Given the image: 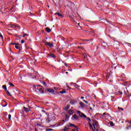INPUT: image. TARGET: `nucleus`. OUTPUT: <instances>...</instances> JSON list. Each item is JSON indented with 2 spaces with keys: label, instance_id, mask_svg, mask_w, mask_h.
I'll return each instance as SVG.
<instances>
[{
  "label": "nucleus",
  "instance_id": "f257e3e1",
  "mask_svg": "<svg viewBox=\"0 0 131 131\" xmlns=\"http://www.w3.org/2000/svg\"><path fill=\"white\" fill-rule=\"evenodd\" d=\"M92 121L93 122V123H92V125H93V127H94L95 129H96V128H99L100 127L99 123H98L97 121H95L94 120H93Z\"/></svg>",
  "mask_w": 131,
  "mask_h": 131
},
{
  "label": "nucleus",
  "instance_id": "f03ea898",
  "mask_svg": "<svg viewBox=\"0 0 131 131\" xmlns=\"http://www.w3.org/2000/svg\"><path fill=\"white\" fill-rule=\"evenodd\" d=\"M77 113L79 114V116H80V117H83L84 118H85V117H86V116L84 115V114L81 113L79 111L77 112Z\"/></svg>",
  "mask_w": 131,
  "mask_h": 131
},
{
  "label": "nucleus",
  "instance_id": "7ed1b4c3",
  "mask_svg": "<svg viewBox=\"0 0 131 131\" xmlns=\"http://www.w3.org/2000/svg\"><path fill=\"white\" fill-rule=\"evenodd\" d=\"M46 46H48V47H50V48H52V47H54L53 43H51L50 42H47L45 43Z\"/></svg>",
  "mask_w": 131,
  "mask_h": 131
},
{
  "label": "nucleus",
  "instance_id": "20e7f679",
  "mask_svg": "<svg viewBox=\"0 0 131 131\" xmlns=\"http://www.w3.org/2000/svg\"><path fill=\"white\" fill-rule=\"evenodd\" d=\"M68 126V127H71L73 126L74 127H75L77 129L78 128V127H77V126H76L75 124H73L71 123H69Z\"/></svg>",
  "mask_w": 131,
  "mask_h": 131
},
{
  "label": "nucleus",
  "instance_id": "39448f33",
  "mask_svg": "<svg viewBox=\"0 0 131 131\" xmlns=\"http://www.w3.org/2000/svg\"><path fill=\"white\" fill-rule=\"evenodd\" d=\"M47 92H48L49 93H55V91L52 89H47L46 91V93H47Z\"/></svg>",
  "mask_w": 131,
  "mask_h": 131
},
{
  "label": "nucleus",
  "instance_id": "423d86ee",
  "mask_svg": "<svg viewBox=\"0 0 131 131\" xmlns=\"http://www.w3.org/2000/svg\"><path fill=\"white\" fill-rule=\"evenodd\" d=\"M68 6L70 8H72V7L74 6V4L72 2H69V4H68Z\"/></svg>",
  "mask_w": 131,
  "mask_h": 131
},
{
  "label": "nucleus",
  "instance_id": "0eeeda50",
  "mask_svg": "<svg viewBox=\"0 0 131 131\" xmlns=\"http://www.w3.org/2000/svg\"><path fill=\"white\" fill-rule=\"evenodd\" d=\"M73 118L75 120H78V119H79V117H78V116H77L75 114L73 116Z\"/></svg>",
  "mask_w": 131,
  "mask_h": 131
},
{
  "label": "nucleus",
  "instance_id": "6e6552de",
  "mask_svg": "<svg viewBox=\"0 0 131 131\" xmlns=\"http://www.w3.org/2000/svg\"><path fill=\"white\" fill-rule=\"evenodd\" d=\"M68 114H69V115H72L73 114V113H74V111L73 110H69L68 112Z\"/></svg>",
  "mask_w": 131,
  "mask_h": 131
},
{
  "label": "nucleus",
  "instance_id": "1a4fd4ad",
  "mask_svg": "<svg viewBox=\"0 0 131 131\" xmlns=\"http://www.w3.org/2000/svg\"><path fill=\"white\" fill-rule=\"evenodd\" d=\"M48 57H51L52 58H56V55L54 54H48Z\"/></svg>",
  "mask_w": 131,
  "mask_h": 131
},
{
  "label": "nucleus",
  "instance_id": "9d476101",
  "mask_svg": "<svg viewBox=\"0 0 131 131\" xmlns=\"http://www.w3.org/2000/svg\"><path fill=\"white\" fill-rule=\"evenodd\" d=\"M54 15H58V17H61V18H62L63 15H62V14L59 13V12H56L54 14Z\"/></svg>",
  "mask_w": 131,
  "mask_h": 131
},
{
  "label": "nucleus",
  "instance_id": "9b49d317",
  "mask_svg": "<svg viewBox=\"0 0 131 131\" xmlns=\"http://www.w3.org/2000/svg\"><path fill=\"white\" fill-rule=\"evenodd\" d=\"M69 108H70V106L69 105H67L64 107V111H68V109H69Z\"/></svg>",
  "mask_w": 131,
  "mask_h": 131
},
{
  "label": "nucleus",
  "instance_id": "f8f14e48",
  "mask_svg": "<svg viewBox=\"0 0 131 131\" xmlns=\"http://www.w3.org/2000/svg\"><path fill=\"white\" fill-rule=\"evenodd\" d=\"M24 110H25V111H26V112H29V111H30V110H29L27 107H26L25 106L24 107Z\"/></svg>",
  "mask_w": 131,
  "mask_h": 131
},
{
  "label": "nucleus",
  "instance_id": "ddd939ff",
  "mask_svg": "<svg viewBox=\"0 0 131 131\" xmlns=\"http://www.w3.org/2000/svg\"><path fill=\"white\" fill-rule=\"evenodd\" d=\"M38 91H39V92L41 94H43V93H45V91H43L42 88L38 89Z\"/></svg>",
  "mask_w": 131,
  "mask_h": 131
},
{
  "label": "nucleus",
  "instance_id": "4468645a",
  "mask_svg": "<svg viewBox=\"0 0 131 131\" xmlns=\"http://www.w3.org/2000/svg\"><path fill=\"white\" fill-rule=\"evenodd\" d=\"M41 83L44 85V86H47V83L46 82L43 81V80L40 81Z\"/></svg>",
  "mask_w": 131,
  "mask_h": 131
},
{
  "label": "nucleus",
  "instance_id": "2eb2a0df",
  "mask_svg": "<svg viewBox=\"0 0 131 131\" xmlns=\"http://www.w3.org/2000/svg\"><path fill=\"white\" fill-rule=\"evenodd\" d=\"M46 30L47 31V32L50 33L51 31H52V30L50 29V28H46Z\"/></svg>",
  "mask_w": 131,
  "mask_h": 131
},
{
  "label": "nucleus",
  "instance_id": "dca6fc26",
  "mask_svg": "<svg viewBox=\"0 0 131 131\" xmlns=\"http://www.w3.org/2000/svg\"><path fill=\"white\" fill-rule=\"evenodd\" d=\"M111 55H112L113 57H116L117 56V53L114 52L111 54Z\"/></svg>",
  "mask_w": 131,
  "mask_h": 131
},
{
  "label": "nucleus",
  "instance_id": "f3484780",
  "mask_svg": "<svg viewBox=\"0 0 131 131\" xmlns=\"http://www.w3.org/2000/svg\"><path fill=\"white\" fill-rule=\"evenodd\" d=\"M6 94L8 96H9V97H12V95H11V93H10V92L9 91L6 90Z\"/></svg>",
  "mask_w": 131,
  "mask_h": 131
},
{
  "label": "nucleus",
  "instance_id": "a211bd4d",
  "mask_svg": "<svg viewBox=\"0 0 131 131\" xmlns=\"http://www.w3.org/2000/svg\"><path fill=\"white\" fill-rule=\"evenodd\" d=\"M60 94H65L66 93V90L63 89L61 91L59 92Z\"/></svg>",
  "mask_w": 131,
  "mask_h": 131
},
{
  "label": "nucleus",
  "instance_id": "6ab92c4d",
  "mask_svg": "<svg viewBox=\"0 0 131 131\" xmlns=\"http://www.w3.org/2000/svg\"><path fill=\"white\" fill-rule=\"evenodd\" d=\"M74 86L76 88V89H77V90H80V89H79V85L76 84H74Z\"/></svg>",
  "mask_w": 131,
  "mask_h": 131
},
{
  "label": "nucleus",
  "instance_id": "aec40b11",
  "mask_svg": "<svg viewBox=\"0 0 131 131\" xmlns=\"http://www.w3.org/2000/svg\"><path fill=\"white\" fill-rule=\"evenodd\" d=\"M80 105L82 108L84 107V103L83 102H80Z\"/></svg>",
  "mask_w": 131,
  "mask_h": 131
},
{
  "label": "nucleus",
  "instance_id": "412c9836",
  "mask_svg": "<svg viewBox=\"0 0 131 131\" xmlns=\"http://www.w3.org/2000/svg\"><path fill=\"white\" fill-rule=\"evenodd\" d=\"M89 126L90 127L91 129H93V125H92V123L91 122H89Z\"/></svg>",
  "mask_w": 131,
  "mask_h": 131
},
{
  "label": "nucleus",
  "instance_id": "4be33fe9",
  "mask_svg": "<svg viewBox=\"0 0 131 131\" xmlns=\"http://www.w3.org/2000/svg\"><path fill=\"white\" fill-rule=\"evenodd\" d=\"M3 89H4V90H5V91H7V85H3L2 86Z\"/></svg>",
  "mask_w": 131,
  "mask_h": 131
},
{
  "label": "nucleus",
  "instance_id": "5701e85b",
  "mask_svg": "<svg viewBox=\"0 0 131 131\" xmlns=\"http://www.w3.org/2000/svg\"><path fill=\"white\" fill-rule=\"evenodd\" d=\"M20 26L18 25V26H16L15 25H13L12 26H11V28H15V27H18V28H19Z\"/></svg>",
  "mask_w": 131,
  "mask_h": 131
},
{
  "label": "nucleus",
  "instance_id": "b1692460",
  "mask_svg": "<svg viewBox=\"0 0 131 131\" xmlns=\"http://www.w3.org/2000/svg\"><path fill=\"white\" fill-rule=\"evenodd\" d=\"M116 95H122V92L119 91V92H116Z\"/></svg>",
  "mask_w": 131,
  "mask_h": 131
},
{
  "label": "nucleus",
  "instance_id": "393cba45",
  "mask_svg": "<svg viewBox=\"0 0 131 131\" xmlns=\"http://www.w3.org/2000/svg\"><path fill=\"white\" fill-rule=\"evenodd\" d=\"M109 123L111 125V126H114L115 125L114 123H113V122L112 121L110 122Z\"/></svg>",
  "mask_w": 131,
  "mask_h": 131
},
{
  "label": "nucleus",
  "instance_id": "a878e982",
  "mask_svg": "<svg viewBox=\"0 0 131 131\" xmlns=\"http://www.w3.org/2000/svg\"><path fill=\"white\" fill-rule=\"evenodd\" d=\"M66 121L69 120V116H68V115H66Z\"/></svg>",
  "mask_w": 131,
  "mask_h": 131
},
{
  "label": "nucleus",
  "instance_id": "bb28decb",
  "mask_svg": "<svg viewBox=\"0 0 131 131\" xmlns=\"http://www.w3.org/2000/svg\"><path fill=\"white\" fill-rule=\"evenodd\" d=\"M9 85H10V86H12V88H15V85L14 84H13V83L12 82H9Z\"/></svg>",
  "mask_w": 131,
  "mask_h": 131
},
{
  "label": "nucleus",
  "instance_id": "cd10ccee",
  "mask_svg": "<svg viewBox=\"0 0 131 131\" xmlns=\"http://www.w3.org/2000/svg\"><path fill=\"white\" fill-rule=\"evenodd\" d=\"M70 104H72V105H74V104H75V101H74V100H72L70 102Z\"/></svg>",
  "mask_w": 131,
  "mask_h": 131
},
{
  "label": "nucleus",
  "instance_id": "c85d7f7f",
  "mask_svg": "<svg viewBox=\"0 0 131 131\" xmlns=\"http://www.w3.org/2000/svg\"><path fill=\"white\" fill-rule=\"evenodd\" d=\"M3 101H4V102H5V105H3V106L6 107V106H8V103L7 102H6V101H5V100H3Z\"/></svg>",
  "mask_w": 131,
  "mask_h": 131
},
{
  "label": "nucleus",
  "instance_id": "c756f323",
  "mask_svg": "<svg viewBox=\"0 0 131 131\" xmlns=\"http://www.w3.org/2000/svg\"><path fill=\"white\" fill-rule=\"evenodd\" d=\"M11 117H12V115H11V114H9L8 115V119L9 120H11Z\"/></svg>",
  "mask_w": 131,
  "mask_h": 131
},
{
  "label": "nucleus",
  "instance_id": "7c9ffc66",
  "mask_svg": "<svg viewBox=\"0 0 131 131\" xmlns=\"http://www.w3.org/2000/svg\"><path fill=\"white\" fill-rule=\"evenodd\" d=\"M118 109L119 110V111H123V108L122 107H118Z\"/></svg>",
  "mask_w": 131,
  "mask_h": 131
},
{
  "label": "nucleus",
  "instance_id": "2f4dec72",
  "mask_svg": "<svg viewBox=\"0 0 131 131\" xmlns=\"http://www.w3.org/2000/svg\"><path fill=\"white\" fill-rule=\"evenodd\" d=\"M85 118H86V119H88L89 121H92V120L89 117L86 116V117H85Z\"/></svg>",
  "mask_w": 131,
  "mask_h": 131
},
{
  "label": "nucleus",
  "instance_id": "473e14b6",
  "mask_svg": "<svg viewBox=\"0 0 131 131\" xmlns=\"http://www.w3.org/2000/svg\"><path fill=\"white\" fill-rule=\"evenodd\" d=\"M33 88L35 89L36 90H38V88H36L37 86V85H33Z\"/></svg>",
  "mask_w": 131,
  "mask_h": 131
},
{
  "label": "nucleus",
  "instance_id": "72a5a7b5",
  "mask_svg": "<svg viewBox=\"0 0 131 131\" xmlns=\"http://www.w3.org/2000/svg\"><path fill=\"white\" fill-rule=\"evenodd\" d=\"M68 129H69V128H67V127H64V128H63L64 131H66Z\"/></svg>",
  "mask_w": 131,
  "mask_h": 131
},
{
  "label": "nucleus",
  "instance_id": "f704fd0d",
  "mask_svg": "<svg viewBox=\"0 0 131 131\" xmlns=\"http://www.w3.org/2000/svg\"><path fill=\"white\" fill-rule=\"evenodd\" d=\"M15 49H16V50H19V49L20 48V47H19V46L15 45Z\"/></svg>",
  "mask_w": 131,
  "mask_h": 131
},
{
  "label": "nucleus",
  "instance_id": "c9c22d12",
  "mask_svg": "<svg viewBox=\"0 0 131 131\" xmlns=\"http://www.w3.org/2000/svg\"><path fill=\"white\" fill-rule=\"evenodd\" d=\"M92 97L93 98H96V95H95L94 93H93V94H92Z\"/></svg>",
  "mask_w": 131,
  "mask_h": 131
},
{
  "label": "nucleus",
  "instance_id": "e433bc0d",
  "mask_svg": "<svg viewBox=\"0 0 131 131\" xmlns=\"http://www.w3.org/2000/svg\"><path fill=\"white\" fill-rule=\"evenodd\" d=\"M27 34L24 33V35H23V37H25V36H27Z\"/></svg>",
  "mask_w": 131,
  "mask_h": 131
},
{
  "label": "nucleus",
  "instance_id": "4c0bfd02",
  "mask_svg": "<svg viewBox=\"0 0 131 131\" xmlns=\"http://www.w3.org/2000/svg\"><path fill=\"white\" fill-rule=\"evenodd\" d=\"M0 37L2 38V39H4V37L3 36V35L0 33Z\"/></svg>",
  "mask_w": 131,
  "mask_h": 131
},
{
  "label": "nucleus",
  "instance_id": "58836bf2",
  "mask_svg": "<svg viewBox=\"0 0 131 131\" xmlns=\"http://www.w3.org/2000/svg\"><path fill=\"white\" fill-rule=\"evenodd\" d=\"M104 117H107V116H106V113H104L102 115V116H104Z\"/></svg>",
  "mask_w": 131,
  "mask_h": 131
},
{
  "label": "nucleus",
  "instance_id": "ea45409f",
  "mask_svg": "<svg viewBox=\"0 0 131 131\" xmlns=\"http://www.w3.org/2000/svg\"><path fill=\"white\" fill-rule=\"evenodd\" d=\"M24 42H25V40H24V39L21 40V43H24Z\"/></svg>",
  "mask_w": 131,
  "mask_h": 131
},
{
  "label": "nucleus",
  "instance_id": "a19ab883",
  "mask_svg": "<svg viewBox=\"0 0 131 131\" xmlns=\"http://www.w3.org/2000/svg\"><path fill=\"white\" fill-rule=\"evenodd\" d=\"M82 101L84 102V103H85L86 104H88V101H86L84 100H83Z\"/></svg>",
  "mask_w": 131,
  "mask_h": 131
},
{
  "label": "nucleus",
  "instance_id": "79ce46f5",
  "mask_svg": "<svg viewBox=\"0 0 131 131\" xmlns=\"http://www.w3.org/2000/svg\"><path fill=\"white\" fill-rule=\"evenodd\" d=\"M64 65H65V66H66L67 67H68V63H64Z\"/></svg>",
  "mask_w": 131,
  "mask_h": 131
},
{
  "label": "nucleus",
  "instance_id": "37998d69",
  "mask_svg": "<svg viewBox=\"0 0 131 131\" xmlns=\"http://www.w3.org/2000/svg\"><path fill=\"white\" fill-rule=\"evenodd\" d=\"M18 50H19L18 52L21 53V48H19Z\"/></svg>",
  "mask_w": 131,
  "mask_h": 131
},
{
  "label": "nucleus",
  "instance_id": "c03bdc74",
  "mask_svg": "<svg viewBox=\"0 0 131 131\" xmlns=\"http://www.w3.org/2000/svg\"><path fill=\"white\" fill-rule=\"evenodd\" d=\"M42 42H43V43H45V44H46V43L47 42V41L43 40V41H42Z\"/></svg>",
  "mask_w": 131,
  "mask_h": 131
},
{
  "label": "nucleus",
  "instance_id": "a18cd8bd",
  "mask_svg": "<svg viewBox=\"0 0 131 131\" xmlns=\"http://www.w3.org/2000/svg\"><path fill=\"white\" fill-rule=\"evenodd\" d=\"M13 46H17V44H16V43H13Z\"/></svg>",
  "mask_w": 131,
  "mask_h": 131
},
{
  "label": "nucleus",
  "instance_id": "49530a36",
  "mask_svg": "<svg viewBox=\"0 0 131 131\" xmlns=\"http://www.w3.org/2000/svg\"><path fill=\"white\" fill-rule=\"evenodd\" d=\"M48 130L49 131H52V130H53V129H48Z\"/></svg>",
  "mask_w": 131,
  "mask_h": 131
},
{
  "label": "nucleus",
  "instance_id": "de8ad7c7",
  "mask_svg": "<svg viewBox=\"0 0 131 131\" xmlns=\"http://www.w3.org/2000/svg\"><path fill=\"white\" fill-rule=\"evenodd\" d=\"M20 36H22L21 35H19V36H17V37H19L20 39H21V37Z\"/></svg>",
  "mask_w": 131,
  "mask_h": 131
},
{
  "label": "nucleus",
  "instance_id": "09e8293b",
  "mask_svg": "<svg viewBox=\"0 0 131 131\" xmlns=\"http://www.w3.org/2000/svg\"><path fill=\"white\" fill-rule=\"evenodd\" d=\"M81 99H84V97H83V96H82V97H81Z\"/></svg>",
  "mask_w": 131,
  "mask_h": 131
},
{
  "label": "nucleus",
  "instance_id": "8fccbe9b",
  "mask_svg": "<svg viewBox=\"0 0 131 131\" xmlns=\"http://www.w3.org/2000/svg\"><path fill=\"white\" fill-rule=\"evenodd\" d=\"M42 112H43V113H46V111L42 110Z\"/></svg>",
  "mask_w": 131,
  "mask_h": 131
},
{
  "label": "nucleus",
  "instance_id": "3c124183",
  "mask_svg": "<svg viewBox=\"0 0 131 131\" xmlns=\"http://www.w3.org/2000/svg\"><path fill=\"white\" fill-rule=\"evenodd\" d=\"M93 129V131H96V129H95V128H93V129Z\"/></svg>",
  "mask_w": 131,
  "mask_h": 131
},
{
  "label": "nucleus",
  "instance_id": "603ef678",
  "mask_svg": "<svg viewBox=\"0 0 131 131\" xmlns=\"http://www.w3.org/2000/svg\"><path fill=\"white\" fill-rule=\"evenodd\" d=\"M129 126L126 127V129H129Z\"/></svg>",
  "mask_w": 131,
  "mask_h": 131
},
{
  "label": "nucleus",
  "instance_id": "864d4df0",
  "mask_svg": "<svg viewBox=\"0 0 131 131\" xmlns=\"http://www.w3.org/2000/svg\"><path fill=\"white\" fill-rule=\"evenodd\" d=\"M12 10H13V7H11V8L10 9V11H12Z\"/></svg>",
  "mask_w": 131,
  "mask_h": 131
},
{
  "label": "nucleus",
  "instance_id": "5fc2aeb1",
  "mask_svg": "<svg viewBox=\"0 0 131 131\" xmlns=\"http://www.w3.org/2000/svg\"><path fill=\"white\" fill-rule=\"evenodd\" d=\"M58 94V95H59V92H56L55 94Z\"/></svg>",
  "mask_w": 131,
  "mask_h": 131
},
{
  "label": "nucleus",
  "instance_id": "6e6d98bb",
  "mask_svg": "<svg viewBox=\"0 0 131 131\" xmlns=\"http://www.w3.org/2000/svg\"><path fill=\"white\" fill-rule=\"evenodd\" d=\"M78 26H80V23L78 24Z\"/></svg>",
  "mask_w": 131,
  "mask_h": 131
},
{
  "label": "nucleus",
  "instance_id": "4d7b16f0",
  "mask_svg": "<svg viewBox=\"0 0 131 131\" xmlns=\"http://www.w3.org/2000/svg\"><path fill=\"white\" fill-rule=\"evenodd\" d=\"M51 126H52V127H55V125H52Z\"/></svg>",
  "mask_w": 131,
  "mask_h": 131
},
{
  "label": "nucleus",
  "instance_id": "13d9d810",
  "mask_svg": "<svg viewBox=\"0 0 131 131\" xmlns=\"http://www.w3.org/2000/svg\"><path fill=\"white\" fill-rule=\"evenodd\" d=\"M98 128H96V131H99V129H98Z\"/></svg>",
  "mask_w": 131,
  "mask_h": 131
},
{
  "label": "nucleus",
  "instance_id": "bf43d9fd",
  "mask_svg": "<svg viewBox=\"0 0 131 131\" xmlns=\"http://www.w3.org/2000/svg\"><path fill=\"white\" fill-rule=\"evenodd\" d=\"M81 49H82V50H83V47H81Z\"/></svg>",
  "mask_w": 131,
  "mask_h": 131
},
{
  "label": "nucleus",
  "instance_id": "052dcab7",
  "mask_svg": "<svg viewBox=\"0 0 131 131\" xmlns=\"http://www.w3.org/2000/svg\"><path fill=\"white\" fill-rule=\"evenodd\" d=\"M37 86H41L40 85H37Z\"/></svg>",
  "mask_w": 131,
  "mask_h": 131
},
{
  "label": "nucleus",
  "instance_id": "680f3d73",
  "mask_svg": "<svg viewBox=\"0 0 131 131\" xmlns=\"http://www.w3.org/2000/svg\"><path fill=\"white\" fill-rule=\"evenodd\" d=\"M16 46H19V43H16Z\"/></svg>",
  "mask_w": 131,
  "mask_h": 131
},
{
  "label": "nucleus",
  "instance_id": "e2e57ef3",
  "mask_svg": "<svg viewBox=\"0 0 131 131\" xmlns=\"http://www.w3.org/2000/svg\"><path fill=\"white\" fill-rule=\"evenodd\" d=\"M35 131H37V129L36 128H35Z\"/></svg>",
  "mask_w": 131,
  "mask_h": 131
},
{
  "label": "nucleus",
  "instance_id": "0e129e2a",
  "mask_svg": "<svg viewBox=\"0 0 131 131\" xmlns=\"http://www.w3.org/2000/svg\"><path fill=\"white\" fill-rule=\"evenodd\" d=\"M114 69H116V67H114Z\"/></svg>",
  "mask_w": 131,
  "mask_h": 131
},
{
  "label": "nucleus",
  "instance_id": "69168bd1",
  "mask_svg": "<svg viewBox=\"0 0 131 131\" xmlns=\"http://www.w3.org/2000/svg\"><path fill=\"white\" fill-rule=\"evenodd\" d=\"M93 109L92 107H90V110H92Z\"/></svg>",
  "mask_w": 131,
  "mask_h": 131
},
{
  "label": "nucleus",
  "instance_id": "338daca9",
  "mask_svg": "<svg viewBox=\"0 0 131 131\" xmlns=\"http://www.w3.org/2000/svg\"><path fill=\"white\" fill-rule=\"evenodd\" d=\"M129 97H131V94H130V95L129 96Z\"/></svg>",
  "mask_w": 131,
  "mask_h": 131
},
{
  "label": "nucleus",
  "instance_id": "774afa93",
  "mask_svg": "<svg viewBox=\"0 0 131 131\" xmlns=\"http://www.w3.org/2000/svg\"><path fill=\"white\" fill-rule=\"evenodd\" d=\"M13 43H11V44H10V45H13Z\"/></svg>",
  "mask_w": 131,
  "mask_h": 131
}]
</instances>
